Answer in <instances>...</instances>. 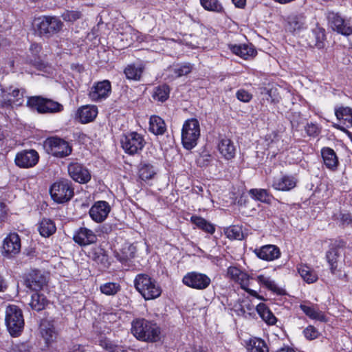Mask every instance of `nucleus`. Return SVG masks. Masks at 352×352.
I'll use <instances>...</instances> for the list:
<instances>
[{"label":"nucleus","mask_w":352,"mask_h":352,"mask_svg":"<svg viewBox=\"0 0 352 352\" xmlns=\"http://www.w3.org/2000/svg\"><path fill=\"white\" fill-rule=\"evenodd\" d=\"M192 66L190 63H184L181 65H177L173 69L175 74L177 77H181L188 74L191 72Z\"/></svg>","instance_id":"50"},{"label":"nucleus","mask_w":352,"mask_h":352,"mask_svg":"<svg viewBox=\"0 0 352 352\" xmlns=\"http://www.w3.org/2000/svg\"><path fill=\"white\" fill-rule=\"evenodd\" d=\"M38 230L41 236L49 237L56 231L54 223L50 219H43L39 223Z\"/></svg>","instance_id":"36"},{"label":"nucleus","mask_w":352,"mask_h":352,"mask_svg":"<svg viewBox=\"0 0 352 352\" xmlns=\"http://www.w3.org/2000/svg\"><path fill=\"white\" fill-rule=\"evenodd\" d=\"M169 94V86L166 84H163L155 88L153 94V98L155 100L164 102L168 98Z\"/></svg>","instance_id":"39"},{"label":"nucleus","mask_w":352,"mask_h":352,"mask_svg":"<svg viewBox=\"0 0 352 352\" xmlns=\"http://www.w3.org/2000/svg\"><path fill=\"white\" fill-rule=\"evenodd\" d=\"M63 25V22L58 18L50 16L39 18L36 25L40 36L47 38L59 32Z\"/></svg>","instance_id":"9"},{"label":"nucleus","mask_w":352,"mask_h":352,"mask_svg":"<svg viewBox=\"0 0 352 352\" xmlns=\"http://www.w3.org/2000/svg\"><path fill=\"white\" fill-rule=\"evenodd\" d=\"M111 91V85L109 80H104L95 83L89 93V98L94 102L106 99Z\"/></svg>","instance_id":"15"},{"label":"nucleus","mask_w":352,"mask_h":352,"mask_svg":"<svg viewBox=\"0 0 352 352\" xmlns=\"http://www.w3.org/2000/svg\"><path fill=\"white\" fill-rule=\"evenodd\" d=\"M27 105L36 109L40 113H54L63 109V106L59 102L41 96L29 97Z\"/></svg>","instance_id":"6"},{"label":"nucleus","mask_w":352,"mask_h":352,"mask_svg":"<svg viewBox=\"0 0 352 352\" xmlns=\"http://www.w3.org/2000/svg\"><path fill=\"white\" fill-rule=\"evenodd\" d=\"M7 213V206L5 203L0 201V219L5 217Z\"/></svg>","instance_id":"60"},{"label":"nucleus","mask_w":352,"mask_h":352,"mask_svg":"<svg viewBox=\"0 0 352 352\" xmlns=\"http://www.w3.org/2000/svg\"><path fill=\"white\" fill-rule=\"evenodd\" d=\"M21 239L18 234L10 233L3 240L2 255L8 258H14L21 251Z\"/></svg>","instance_id":"11"},{"label":"nucleus","mask_w":352,"mask_h":352,"mask_svg":"<svg viewBox=\"0 0 352 352\" xmlns=\"http://www.w3.org/2000/svg\"><path fill=\"white\" fill-rule=\"evenodd\" d=\"M238 316L245 318H254L256 315V307L250 301L244 300L239 307L235 309Z\"/></svg>","instance_id":"34"},{"label":"nucleus","mask_w":352,"mask_h":352,"mask_svg":"<svg viewBox=\"0 0 352 352\" xmlns=\"http://www.w3.org/2000/svg\"><path fill=\"white\" fill-rule=\"evenodd\" d=\"M218 149L222 156L229 160L234 157L236 148L231 140L223 138L218 144Z\"/></svg>","instance_id":"26"},{"label":"nucleus","mask_w":352,"mask_h":352,"mask_svg":"<svg viewBox=\"0 0 352 352\" xmlns=\"http://www.w3.org/2000/svg\"><path fill=\"white\" fill-rule=\"evenodd\" d=\"M235 282L239 283L241 286V288L248 291L247 289V287L249 285V276L245 272H241L239 278L235 280Z\"/></svg>","instance_id":"54"},{"label":"nucleus","mask_w":352,"mask_h":352,"mask_svg":"<svg viewBox=\"0 0 352 352\" xmlns=\"http://www.w3.org/2000/svg\"><path fill=\"white\" fill-rule=\"evenodd\" d=\"M336 116L338 120H344L352 126V109L341 107L336 109Z\"/></svg>","instance_id":"44"},{"label":"nucleus","mask_w":352,"mask_h":352,"mask_svg":"<svg viewBox=\"0 0 352 352\" xmlns=\"http://www.w3.org/2000/svg\"><path fill=\"white\" fill-rule=\"evenodd\" d=\"M80 16V12L76 10H66L62 14L63 20L66 21H74L78 19Z\"/></svg>","instance_id":"52"},{"label":"nucleus","mask_w":352,"mask_h":352,"mask_svg":"<svg viewBox=\"0 0 352 352\" xmlns=\"http://www.w3.org/2000/svg\"><path fill=\"white\" fill-rule=\"evenodd\" d=\"M16 352H30L29 347L25 344H21L16 346Z\"/></svg>","instance_id":"59"},{"label":"nucleus","mask_w":352,"mask_h":352,"mask_svg":"<svg viewBox=\"0 0 352 352\" xmlns=\"http://www.w3.org/2000/svg\"><path fill=\"white\" fill-rule=\"evenodd\" d=\"M327 260L330 265L331 272L333 274H337L338 270V252L336 248H331L326 254Z\"/></svg>","instance_id":"41"},{"label":"nucleus","mask_w":352,"mask_h":352,"mask_svg":"<svg viewBox=\"0 0 352 352\" xmlns=\"http://www.w3.org/2000/svg\"><path fill=\"white\" fill-rule=\"evenodd\" d=\"M149 131L156 135H163L166 131V126L164 120L158 116H151Z\"/></svg>","instance_id":"30"},{"label":"nucleus","mask_w":352,"mask_h":352,"mask_svg":"<svg viewBox=\"0 0 352 352\" xmlns=\"http://www.w3.org/2000/svg\"><path fill=\"white\" fill-rule=\"evenodd\" d=\"M340 219L343 225H349L352 223V215L349 213H340Z\"/></svg>","instance_id":"58"},{"label":"nucleus","mask_w":352,"mask_h":352,"mask_svg":"<svg viewBox=\"0 0 352 352\" xmlns=\"http://www.w3.org/2000/svg\"><path fill=\"white\" fill-rule=\"evenodd\" d=\"M182 283L191 288L196 289H205L210 284V278L206 274L191 272L187 273L182 278Z\"/></svg>","instance_id":"12"},{"label":"nucleus","mask_w":352,"mask_h":352,"mask_svg":"<svg viewBox=\"0 0 352 352\" xmlns=\"http://www.w3.org/2000/svg\"><path fill=\"white\" fill-rule=\"evenodd\" d=\"M249 194L253 199L263 203H270L271 201V197L265 189H251L249 191Z\"/></svg>","instance_id":"42"},{"label":"nucleus","mask_w":352,"mask_h":352,"mask_svg":"<svg viewBox=\"0 0 352 352\" xmlns=\"http://www.w3.org/2000/svg\"><path fill=\"white\" fill-rule=\"evenodd\" d=\"M241 270L236 267H230L228 269V275L232 278L233 280H236L237 278H239V275L241 273Z\"/></svg>","instance_id":"57"},{"label":"nucleus","mask_w":352,"mask_h":352,"mask_svg":"<svg viewBox=\"0 0 352 352\" xmlns=\"http://www.w3.org/2000/svg\"><path fill=\"white\" fill-rule=\"evenodd\" d=\"M29 51L30 54L28 55V61L39 69L45 67V63L40 56L41 46L37 43H32L30 47Z\"/></svg>","instance_id":"23"},{"label":"nucleus","mask_w":352,"mask_h":352,"mask_svg":"<svg viewBox=\"0 0 352 352\" xmlns=\"http://www.w3.org/2000/svg\"><path fill=\"white\" fill-rule=\"evenodd\" d=\"M200 136V126L195 118L186 120L182 129V143L187 150H191L197 144Z\"/></svg>","instance_id":"3"},{"label":"nucleus","mask_w":352,"mask_h":352,"mask_svg":"<svg viewBox=\"0 0 352 352\" xmlns=\"http://www.w3.org/2000/svg\"><path fill=\"white\" fill-rule=\"evenodd\" d=\"M296 185V180L293 176L283 175L273 180L272 187L277 190L288 191Z\"/></svg>","instance_id":"22"},{"label":"nucleus","mask_w":352,"mask_h":352,"mask_svg":"<svg viewBox=\"0 0 352 352\" xmlns=\"http://www.w3.org/2000/svg\"><path fill=\"white\" fill-rule=\"evenodd\" d=\"M257 280L258 283L264 285L271 291L276 292L278 289L274 281L271 280L270 277H266L264 275H259L257 276Z\"/></svg>","instance_id":"49"},{"label":"nucleus","mask_w":352,"mask_h":352,"mask_svg":"<svg viewBox=\"0 0 352 352\" xmlns=\"http://www.w3.org/2000/svg\"><path fill=\"white\" fill-rule=\"evenodd\" d=\"M5 321L10 334L13 337L18 336L23 329V313L16 305H11L7 307Z\"/></svg>","instance_id":"4"},{"label":"nucleus","mask_w":352,"mask_h":352,"mask_svg":"<svg viewBox=\"0 0 352 352\" xmlns=\"http://www.w3.org/2000/svg\"><path fill=\"white\" fill-rule=\"evenodd\" d=\"M323 162L327 168L335 169L338 165V160L335 151L329 147L323 148L321 151Z\"/></svg>","instance_id":"28"},{"label":"nucleus","mask_w":352,"mask_h":352,"mask_svg":"<svg viewBox=\"0 0 352 352\" xmlns=\"http://www.w3.org/2000/svg\"><path fill=\"white\" fill-rule=\"evenodd\" d=\"M305 28V17L299 14L288 17L287 28L289 32H295Z\"/></svg>","instance_id":"29"},{"label":"nucleus","mask_w":352,"mask_h":352,"mask_svg":"<svg viewBox=\"0 0 352 352\" xmlns=\"http://www.w3.org/2000/svg\"><path fill=\"white\" fill-rule=\"evenodd\" d=\"M89 257L103 267H108L110 265L106 251L100 246L92 248L89 252Z\"/></svg>","instance_id":"24"},{"label":"nucleus","mask_w":352,"mask_h":352,"mask_svg":"<svg viewBox=\"0 0 352 352\" xmlns=\"http://www.w3.org/2000/svg\"><path fill=\"white\" fill-rule=\"evenodd\" d=\"M68 173L75 182L86 184L91 179V174L88 169L81 164L72 162L68 165Z\"/></svg>","instance_id":"16"},{"label":"nucleus","mask_w":352,"mask_h":352,"mask_svg":"<svg viewBox=\"0 0 352 352\" xmlns=\"http://www.w3.org/2000/svg\"><path fill=\"white\" fill-rule=\"evenodd\" d=\"M144 70V67L142 65L129 64L124 68V73L127 79L139 81Z\"/></svg>","instance_id":"32"},{"label":"nucleus","mask_w":352,"mask_h":352,"mask_svg":"<svg viewBox=\"0 0 352 352\" xmlns=\"http://www.w3.org/2000/svg\"><path fill=\"white\" fill-rule=\"evenodd\" d=\"M256 311L260 317L268 324L272 325L276 322V318L265 304L259 303L256 307Z\"/></svg>","instance_id":"33"},{"label":"nucleus","mask_w":352,"mask_h":352,"mask_svg":"<svg viewBox=\"0 0 352 352\" xmlns=\"http://www.w3.org/2000/svg\"><path fill=\"white\" fill-rule=\"evenodd\" d=\"M155 173L153 166L150 164H142L139 169L140 178L144 181L152 179Z\"/></svg>","instance_id":"43"},{"label":"nucleus","mask_w":352,"mask_h":352,"mask_svg":"<svg viewBox=\"0 0 352 352\" xmlns=\"http://www.w3.org/2000/svg\"><path fill=\"white\" fill-rule=\"evenodd\" d=\"M47 153L56 157L63 158L72 153V148L65 140L58 137H51L44 142Z\"/></svg>","instance_id":"8"},{"label":"nucleus","mask_w":352,"mask_h":352,"mask_svg":"<svg viewBox=\"0 0 352 352\" xmlns=\"http://www.w3.org/2000/svg\"><path fill=\"white\" fill-rule=\"evenodd\" d=\"M2 100L1 106L2 107H12L13 105L16 107L21 106L24 101L25 90L13 87L1 88Z\"/></svg>","instance_id":"10"},{"label":"nucleus","mask_w":352,"mask_h":352,"mask_svg":"<svg viewBox=\"0 0 352 352\" xmlns=\"http://www.w3.org/2000/svg\"><path fill=\"white\" fill-rule=\"evenodd\" d=\"M46 283L45 276L38 270H32L25 276V286L34 291L41 289Z\"/></svg>","instance_id":"17"},{"label":"nucleus","mask_w":352,"mask_h":352,"mask_svg":"<svg viewBox=\"0 0 352 352\" xmlns=\"http://www.w3.org/2000/svg\"><path fill=\"white\" fill-rule=\"evenodd\" d=\"M226 234L230 239L241 240L243 236L241 228L238 226H230L226 230Z\"/></svg>","instance_id":"48"},{"label":"nucleus","mask_w":352,"mask_h":352,"mask_svg":"<svg viewBox=\"0 0 352 352\" xmlns=\"http://www.w3.org/2000/svg\"><path fill=\"white\" fill-rule=\"evenodd\" d=\"M110 210V206L107 201H99L91 206L89 213L94 221L101 223L107 217Z\"/></svg>","instance_id":"18"},{"label":"nucleus","mask_w":352,"mask_h":352,"mask_svg":"<svg viewBox=\"0 0 352 352\" xmlns=\"http://www.w3.org/2000/svg\"><path fill=\"white\" fill-rule=\"evenodd\" d=\"M276 352H295L294 350L288 346L283 347L278 350Z\"/></svg>","instance_id":"64"},{"label":"nucleus","mask_w":352,"mask_h":352,"mask_svg":"<svg viewBox=\"0 0 352 352\" xmlns=\"http://www.w3.org/2000/svg\"><path fill=\"white\" fill-rule=\"evenodd\" d=\"M190 220L197 228L209 234H213L215 231L214 226L201 217L192 216Z\"/></svg>","instance_id":"38"},{"label":"nucleus","mask_w":352,"mask_h":352,"mask_svg":"<svg viewBox=\"0 0 352 352\" xmlns=\"http://www.w3.org/2000/svg\"><path fill=\"white\" fill-rule=\"evenodd\" d=\"M131 333L139 340L156 342L160 340L161 329L157 323L139 318L132 322Z\"/></svg>","instance_id":"1"},{"label":"nucleus","mask_w":352,"mask_h":352,"mask_svg":"<svg viewBox=\"0 0 352 352\" xmlns=\"http://www.w3.org/2000/svg\"><path fill=\"white\" fill-rule=\"evenodd\" d=\"M7 285L3 278L0 276V292H3L6 289Z\"/></svg>","instance_id":"63"},{"label":"nucleus","mask_w":352,"mask_h":352,"mask_svg":"<svg viewBox=\"0 0 352 352\" xmlns=\"http://www.w3.org/2000/svg\"><path fill=\"white\" fill-rule=\"evenodd\" d=\"M305 131L308 135L309 136H315L317 135L319 133V129L316 124L313 123L307 124L305 126Z\"/></svg>","instance_id":"56"},{"label":"nucleus","mask_w":352,"mask_h":352,"mask_svg":"<svg viewBox=\"0 0 352 352\" xmlns=\"http://www.w3.org/2000/svg\"><path fill=\"white\" fill-rule=\"evenodd\" d=\"M236 98L240 101L248 102L251 100L252 96L248 91L244 89H240L236 92Z\"/></svg>","instance_id":"55"},{"label":"nucleus","mask_w":352,"mask_h":352,"mask_svg":"<svg viewBox=\"0 0 352 352\" xmlns=\"http://www.w3.org/2000/svg\"><path fill=\"white\" fill-rule=\"evenodd\" d=\"M328 18L333 30L346 36L352 34V23L349 20H345L338 14L333 12L330 13Z\"/></svg>","instance_id":"14"},{"label":"nucleus","mask_w":352,"mask_h":352,"mask_svg":"<svg viewBox=\"0 0 352 352\" xmlns=\"http://www.w3.org/2000/svg\"><path fill=\"white\" fill-rule=\"evenodd\" d=\"M39 160L38 152L34 149H27L16 153L14 162L17 166L23 168L34 167Z\"/></svg>","instance_id":"13"},{"label":"nucleus","mask_w":352,"mask_h":352,"mask_svg":"<svg viewBox=\"0 0 352 352\" xmlns=\"http://www.w3.org/2000/svg\"><path fill=\"white\" fill-rule=\"evenodd\" d=\"M254 252L259 258L267 261H274L280 256L279 248L274 245H263L255 249Z\"/></svg>","instance_id":"20"},{"label":"nucleus","mask_w":352,"mask_h":352,"mask_svg":"<svg viewBox=\"0 0 352 352\" xmlns=\"http://www.w3.org/2000/svg\"><path fill=\"white\" fill-rule=\"evenodd\" d=\"M134 285L146 300L158 298L162 289L157 282L146 274H139L135 276Z\"/></svg>","instance_id":"2"},{"label":"nucleus","mask_w":352,"mask_h":352,"mask_svg":"<svg viewBox=\"0 0 352 352\" xmlns=\"http://www.w3.org/2000/svg\"><path fill=\"white\" fill-rule=\"evenodd\" d=\"M232 1L239 8H243L246 4V0H232Z\"/></svg>","instance_id":"61"},{"label":"nucleus","mask_w":352,"mask_h":352,"mask_svg":"<svg viewBox=\"0 0 352 352\" xmlns=\"http://www.w3.org/2000/svg\"><path fill=\"white\" fill-rule=\"evenodd\" d=\"M40 331L41 336L47 346L56 341L58 334L52 322L47 320H43L40 325Z\"/></svg>","instance_id":"21"},{"label":"nucleus","mask_w":352,"mask_h":352,"mask_svg":"<svg viewBox=\"0 0 352 352\" xmlns=\"http://www.w3.org/2000/svg\"><path fill=\"white\" fill-rule=\"evenodd\" d=\"M201 6L204 9L216 12H221L223 7L218 0H200Z\"/></svg>","instance_id":"47"},{"label":"nucleus","mask_w":352,"mask_h":352,"mask_svg":"<svg viewBox=\"0 0 352 352\" xmlns=\"http://www.w3.org/2000/svg\"><path fill=\"white\" fill-rule=\"evenodd\" d=\"M264 91H266V94L269 96V97L271 98L272 102H275L276 99L273 98V96L276 91V89H267L266 88H264Z\"/></svg>","instance_id":"62"},{"label":"nucleus","mask_w":352,"mask_h":352,"mask_svg":"<svg viewBox=\"0 0 352 352\" xmlns=\"http://www.w3.org/2000/svg\"><path fill=\"white\" fill-rule=\"evenodd\" d=\"M314 35L316 38L315 45L318 49L323 48L324 41L325 40V34L324 30H316L314 32Z\"/></svg>","instance_id":"51"},{"label":"nucleus","mask_w":352,"mask_h":352,"mask_svg":"<svg viewBox=\"0 0 352 352\" xmlns=\"http://www.w3.org/2000/svg\"><path fill=\"white\" fill-rule=\"evenodd\" d=\"M250 352H269L266 343L261 339L254 338L249 342Z\"/></svg>","instance_id":"45"},{"label":"nucleus","mask_w":352,"mask_h":352,"mask_svg":"<svg viewBox=\"0 0 352 352\" xmlns=\"http://www.w3.org/2000/svg\"><path fill=\"white\" fill-rule=\"evenodd\" d=\"M50 193L52 199L58 204L69 201L74 195L72 183L67 179H60L50 187Z\"/></svg>","instance_id":"5"},{"label":"nucleus","mask_w":352,"mask_h":352,"mask_svg":"<svg viewBox=\"0 0 352 352\" xmlns=\"http://www.w3.org/2000/svg\"><path fill=\"white\" fill-rule=\"evenodd\" d=\"M300 308L306 316L311 319L317 320L321 322L326 320V317L324 313L319 309L314 308V307L301 304L300 305Z\"/></svg>","instance_id":"35"},{"label":"nucleus","mask_w":352,"mask_h":352,"mask_svg":"<svg viewBox=\"0 0 352 352\" xmlns=\"http://www.w3.org/2000/svg\"><path fill=\"white\" fill-rule=\"evenodd\" d=\"M120 289V285L116 282H107L100 286V291L106 296H115Z\"/></svg>","instance_id":"40"},{"label":"nucleus","mask_w":352,"mask_h":352,"mask_svg":"<svg viewBox=\"0 0 352 352\" xmlns=\"http://www.w3.org/2000/svg\"><path fill=\"white\" fill-rule=\"evenodd\" d=\"M229 48L232 53L244 59L253 57L256 54L252 45H229Z\"/></svg>","instance_id":"25"},{"label":"nucleus","mask_w":352,"mask_h":352,"mask_svg":"<svg viewBox=\"0 0 352 352\" xmlns=\"http://www.w3.org/2000/svg\"><path fill=\"white\" fill-rule=\"evenodd\" d=\"M136 248L132 244L125 245L116 253V258L122 263H126L135 257Z\"/></svg>","instance_id":"31"},{"label":"nucleus","mask_w":352,"mask_h":352,"mask_svg":"<svg viewBox=\"0 0 352 352\" xmlns=\"http://www.w3.org/2000/svg\"><path fill=\"white\" fill-rule=\"evenodd\" d=\"M298 270L300 276L308 283H314L318 280L316 272L306 265H300Z\"/></svg>","instance_id":"37"},{"label":"nucleus","mask_w":352,"mask_h":352,"mask_svg":"<svg viewBox=\"0 0 352 352\" xmlns=\"http://www.w3.org/2000/svg\"><path fill=\"white\" fill-rule=\"evenodd\" d=\"M98 114L97 107L94 105L83 106L78 109L77 116L82 123L93 121Z\"/></svg>","instance_id":"27"},{"label":"nucleus","mask_w":352,"mask_h":352,"mask_svg":"<svg viewBox=\"0 0 352 352\" xmlns=\"http://www.w3.org/2000/svg\"><path fill=\"white\" fill-rule=\"evenodd\" d=\"M304 336L309 340L317 338L319 336V332L314 326L309 325L303 331Z\"/></svg>","instance_id":"53"},{"label":"nucleus","mask_w":352,"mask_h":352,"mask_svg":"<svg viewBox=\"0 0 352 352\" xmlns=\"http://www.w3.org/2000/svg\"><path fill=\"white\" fill-rule=\"evenodd\" d=\"M120 143L126 153L134 155L142 151L146 141L142 135L137 132H130L122 137Z\"/></svg>","instance_id":"7"},{"label":"nucleus","mask_w":352,"mask_h":352,"mask_svg":"<svg viewBox=\"0 0 352 352\" xmlns=\"http://www.w3.org/2000/svg\"><path fill=\"white\" fill-rule=\"evenodd\" d=\"M45 305L46 300L43 295L36 293L32 296L30 305L33 309L37 311L43 310L45 308Z\"/></svg>","instance_id":"46"},{"label":"nucleus","mask_w":352,"mask_h":352,"mask_svg":"<svg viewBox=\"0 0 352 352\" xmlns=\"http://www.w3.org/2000/svg\"><path fill=\"white\" fill-rule=\"evenodd\" d=\"M73 239L78 245L85 246L95 243L97 236L92 230L87 228H80L74 233Z\"/></svg>","instance_id":"19"}]
</instances>
